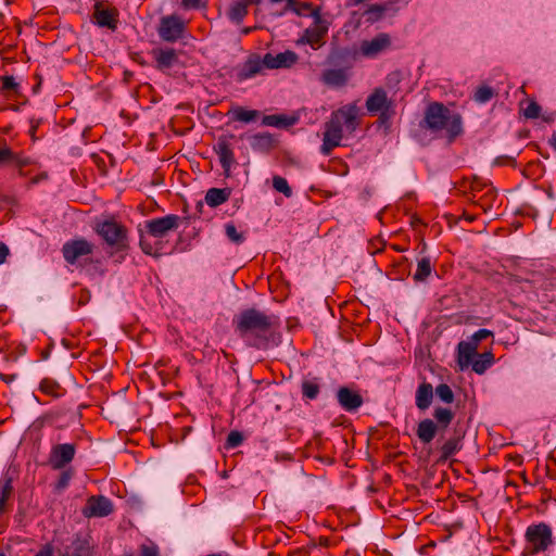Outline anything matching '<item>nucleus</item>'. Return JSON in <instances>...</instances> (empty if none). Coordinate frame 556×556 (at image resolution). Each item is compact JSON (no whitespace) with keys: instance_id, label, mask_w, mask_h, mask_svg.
Wrapping results in <instances>:
<instances>
[{"instance_id":"1","label":"nucleus","mask_w":556,"mask_h":556,"mask_svg":"<svg viewBox=\"0 0 556 556\" xmlns=\"http://www.w3.org/2000/svg\"><path fill=\"white\" fill-rule=\"evenodd\" d=\"M233 324L236 331L249 346L266 350L279 343V336L273 329L270 317L263 312L245 309L233 319Z\"/></svg>"},{"instance_id":"2","label":"nucleus","mask_w":556,"mask_h":556,"mask_svg":"<svg viewBox=\"0 0 556 556\" xmlns=\"http://www.w3.org/2000/svg\"><path fill=\"white\" fill-rule=\"evenodd\" d=\"M361 109L356 102L349 103L332 112L329 121L325 124L323 144L320 152L330 155L332 150L340 146L343 138V127L349 134H353L359 126Z\"/></svg>"},{"instance_id":"3","label":"nucleus","mask_w":556,"mask_h":556,"mask_svg":"<svg viewBox=\"0 0 556 556\" xmlns=\"http://www.w3.org/2000/svg\"><path fill=\"white\" fill-rule=\"evenodd\" d=\"M420 126L431 132L445 130L451 138L457 137L463 131L460 115L451 112L440 102H432L427 106Z\"/></svg>"},{"instance_id":"4","label":"nucleus","mask_w":556,"mask_h":556,"mask_svg":"<svg viewBox=\"0 0 556 556\" xmlns=\"http://www.w3.org/2000/svg\"><path fill=\"white\" fill-rule=\"evenodd\" d=\"M93 229L105 244L112 249L111 255L126 252L129 249L128 229L114 217L98 222Z\"/></svg>"},{"instance_id":"5","label":"nucleus","mask_w":556,"mask_h":556,"mask_svg":"<svg viewBox=\"0 0 556 556\" xmlns=\"http://www.w3.org/2000/svg\"><path fill=\"white\" fill-rule=\"evenodd\" d=\"M433 419L425 418L417 425L416 435L424 444H429L439 431H445L452 424L455 414L451 408L437 406L432 413Z\"/></svg>"},{"instance_id":"6","label":"nucleus","mask_w":556,"mask_h":556,"mask_svg":"<svg viewBox=\"0 0 556 556\" xmlns=\"http://www.w3.org/2000/svg\"><path fill=\"white\" fill-rule=\"evenodd\" d=\"M367 112L375 116L378 114L377 123L379 126L388 128L390 122L395 115V103L388 97L387 91L382 87H377L367 97L365 103Z\"/></svg>"},{"instance_id":"7","label":"nucleus","mask_w":556,"mask_h":556,"mask_svg":"<svg viewBox=\"0 0 556 556\" xmlns=\"http://www.w3.org/2000/svg\"><path fill=\"white\" fill-rule=\"evenodd\" d=\"M527 542L526 552L536 555L547 551L555 542L552 527L545 522L530 525L525 533Z\"/></svg>"},{"instance_id":"8","label":"nucleus","mask_w":556,"mask_h":556,"mask_svg":"<svg viewBox=\"0 0 556 556\" xmlns=\"http://www.w3.org/2000/svg\"><path fill=\"white\" fill-rule=\"evenodd\" d=\"M151 54L154 67L168 76H174L182 66L178 51L173 48H154Z\"/></svg>"},{"instance_id":"9","label":"nucleus","mask_w":556,"mask_h":556,"mask_svg":"<svg viewBox=\"0 0 556 556\" xmlns=\"http://www.w3.org/2000/svg\"><path fill=\"white\" fill-rule=\"evenodd\" d=\"M186 23L175 14L163 16L157 27L159 37L166 42H175L184 37Z\"/></svg>"},{"instance_id":"10","label":"nucleus","mask_w":556,"mask_h":556,"mask_svg":"<svg viewBox=\"0 0 556 556\" xmlns=\"http://www.w3.org/2000/svg\"><path fill=\"white\" fill-rule=\"evenodd\" d=\"M93 251L94 244L85 238L66 241L62 247L63 257L71 265L77 264L79 260L92 254Z\"/></svg>"},{"instance_id":"11","label":"nucleus","mask_w":556,"mask_h":556,"mask_svg":"<svg viewBox=\"0 0 556 556\" xmlns=\"http://www.w3.org/2000/svg\"><path fill=\"white\" fill-rule=\"evenodd\" d=\"M181 218L175 214H168L163 217L153 218L146 222V232L155 239H162L168 232L179 227Z\"/></svg>"},{"instance_id":"12","label":"nucleus","mask_w":556,"mask_h":556,"mask_svg":"<svg viewBox=\"0 0 556 556\" xmlns=\"http://www.w3.org/2000/svg\"><path fill=\"white\" fill-rule=\"evenodd\" d=\"M34 164V161L22 153L14 152L10 147L3 144L0 147V167L14 166L21 177L28 175L25 167Z\"/></svg>"},{"instance_id":"13","label":"nucleus","mask_w":556,"mask_h":556,"mask_svg":"<svg viewBox=\"0 0 556 556\" xmlns=\"http://www.w3.org/2000/svg\"><path fill=\"white\" fill-rule=\"evenodd\" d=\"M76 445L73 443H59L51 447L48 464L52 469L65 468L75 457Z\"/></svg>"},{"instance_id":"14","label":"nucleus","mask_w":556,"mask_h":556,"mask_svg":"<svg viewBox=\"0 0 556 556\" xmlns=\"http://www.w3.org/2000/svg\"><path fill=\"white\" fill-rule=\"evenodd\" d=\"M235 136H220L214 146V151L218 155V160L226 176H229L231 167L236 164L235 153L232 149V144L230 142Z\"/></svg>"},{"instance_id":"15","label":"nucleus","mask_w":556,"mask_h":556,"mask_svg":"<svg viewBox=\"0 0 556 556\" xmlns=\"http://www.w3.org/2000/svg\"><path fill=\"white\" fill-rule=\"evenodd\" d=\"M93 22L99 27H106L115 30L118 24V11L113 7H105L102 3H96L92 14Z\"/></svg>"},{"instance_id":"16","label":"nucleus","mask_w":556,"mask_h":556,"mask_svg":"<svg viewBox=\"0 0 556 556\" xmlns=\"http://www.w3.org/2000/svg\"><path fill=\"white\" fill-rule=\"evenodd\" d=\"M391 46V38L386 33H380L371 40H364L361 42L359 51L366 58H375L381 52L389 49Z\"/></svg>"},{"instance_id":"17","label":"nucleus","mask_w":556,"mask_h":556,"mask_svg":"<svg viewBox=\"0 0 556 556\" xmlns=\"http://www.w3.org/2000/svg\"><path fill=\"white\" fill-rule=\"evenodd\" d=\"M328 31V27L320 20V16L317 15L313 26L305 29L301 41L309 45L313 49H318L324 45V38Z\"/></svg>"},{"instance_id":"18","label":"nucleus","mask_w":556,"mask_h":556,"mask_svg":"<svg viewBox=\"0 0 556 556\" xmlns=\"http://www.w3.org/2000/svg\"><path fill=\"white\" fill-rule=\"evenodd\" d=\"M113 511L111 500L103 495L91 496L88 498L84 515L87 517H106Z\"/></svg>"},{"instance_id":"19","label":"nucleus","mask_w":556,"mask_h":556,"mask_svg":"<svg viewBox=\"0 0 556 556\" xmlns=\"http://www.w3.org/2000/svg\"><path fill=\"white\" fill-rule=\"evenodd\" d=\"M298 60V54L291 50L280 52L276 55L271 53H266L264 55L265 67L269 70L289 68L294 65Z\"/></svg>"},{"instance_id":"20","label":"nucleus","mask_w":556,"mask_h":556,"mask_svg":"<svg viewBox=\"0 0 556 556\" xmlns=\"http://www.w3.org/2000/svg\"><path fill=\"white\" fill-rule=\"evenodd\" d=\"M337 400L340 406L346 412H355L364 403L363 396L357 391L348 387H341L338 390Z\"/></svg>"},{"instance_id":"21","label":"nucleus","mask_w":556,"mask_h":556,"mask_svg":"<svg viewBox=\"0 0 556 556\" xmlns=\"http://www.w3.org/2000/svg\"><path fill=\"white\" fill-rule=\"evenodd\" d=\"M463 448V435L454 433L440 447L438 463H445Z\"/></svg>"},{"instance_id":"22","label":"nucleus","mask_w":556,"mask_h":556,"mask_svg":"<svg viewBox=\"0 0 556 556\" xmlns=\"http://www.w3.org/2000/svg\"><path fill=\"white\" fill-rule=\"evenodd\" d=\"M434 390L431 383L422 381L415 393V404L419 410H427L433 401Z\"/></svg>"},{"instance_id":"23","label":"nucleus","mask_w":556,"mask_h":556,"mask_svg":"<svg viewBox=\"0 0 556 556\" xmlns=\"http://www.w3.org/2000/svg\"><path fill=\"white\" fill-rule=\"evenodd\" d=\"M349 75L345 68H328L321 74L320 80L329 87H342L348 83Z\"/></svg>"},{"instance_id":"24","label":"nucleus","mask_w":556,"mask_h":556,"mask_svg":"<svg viewBox=\"0 0 556 556\" xmlns=\"http://www.w3.org/2000/svg\"><path fill=\"white\" fill-rule=\"evenodd\" d=\"M250 147L253 151L267 153L276 146L274 136L269 132H260L250 137Z\"/></svg>"},{"instance_id":"25","label":"nucleus","mask_w":556,"mask_h":556,"mask_svg":"<svg viewBox=\"0 0 556 556\" xmlns=\"http://www.w3.org/2000/svg\"><path fill=\"white\" fill-rule=\"evenodd\" d=\"M497 199V191L491 185L486 186V189L479 193L477 198H469V200L477 206H479L483 212L490 211L495 201Z\"/></svg>"},{"instance_id":"26","label":"nucleus","mask_w":556,"mask_h":556,"mask_svg":"<svg viewBox=\"0 0 556 556\" xmlns=\"http://www.w3.org/2000/svg\"><path fill=\"white\" fill-rule=\"evenodd\" d=\"M458 364L462 368L468 367L477 356L478 346L469 339L458 343Z\"/></svg>"},{"instance_id":"27","label":"nucleus","mask_w":556,"mask_h":556,"mask_svg":"<svg viewBox=\"0 0 556 556\" xmlns=\"http://www.w3.org/2000/svg\"><path fill=\"white\" fill-rule=\"evenodd\" d=\"M263 68H266L264 58L260 59V56L253 55L245 61L239 76L241 79H249L260 74Z\"/></svg>"},{"instance_id":"28","label":"nucleus","mask_w":556,"mask_h":556,"mask_svg":"<svg viewBox=\"0 0 556 556\" xmlns=\"http://www.w3.org/2000/svg\"><path fill=\"white\" fill-rule=\"evenodd\" d=\"M72 556H92L93 546L91 545L90 538L77 534L71 544Z\"/></svg>"},{"instance_id":"29","label":"nucleus","mask_w":556,"mask_h":556,"mask_svg":"<svg viewBox=\"0 0 556 556\" xmlns=\"http://www.w3.org/2000/svg\"><path fill=\"white\" fill-rule=\"evenodd\" d=\"M231 190L229 188H211L206 191L205 202L211 207H217L228 201Z\"/></svg>"},{"instance_id":"30","label":"nucleus","mask_w":556,"mask_h":556,"mask_svg":"<svg viewBox=\"0 0 556 556\" xmlns=\"http://www.w3.org/2000/svg\"><path fill=\"white\" fill-rule=\"evenodd\" d=\"M262 124L265 126L285 128L294 125L295 118L283 114L265 115L262 118Z\"/></svg>"},{"instance_id":"31","label":"nucleus","mask_w":556,"mask_h":556,"mask_svg":"<svg viewBox=\"0 0 556 556\" xmlns=\"http://www.w3.org/2000/svg\"><path fill=\"white\" fill-rule=\"evenodd\" d=\"M494 363V355L492 352H485L483 354H480L473 358V361L470 363L472 370L476 374L482 375L486 371L488 368H490Z\"/></svg>"},{"instance_id":"32","label":"nucleus","mask_w":556,"mask_h":556,"mask_svg":"<svg viewBox=\"0 0 556 556\" xmlns=\"http://www.w3.org/2000/svg\"><path fill=\"white\" fill-rule=\"evenodd\" d=\"M228 114L231 116L233 121L242 122V123H251L258 118L260 112L256 110H247L243 106H235L232 108Z\"/></svg>"},{"instance_id":"33","label":"nucleus","mask_w":556,"mask_h":556,"mask_svg":"<svg viewBox=\"0 0 556 556\" xmlns=\"http://www.w3.org/2000/svg\"><path fill=\"white\" fill-rule=\"evenodd\" d=\"M248 14V5L244 2L237 1L229 5L227 11V17L236 23L240 24Z\"/></svg>"},{"instance_id":"34","label":"nucleus","mask_w":556,"mask_h":556,"mask_svg":"<svg viewBox=\"0 0 556 556\" xmlns=\"http://www.w3.org/2000/svg\"><path fill=\"white\" fill-rule=\"evenodd\" d=\"M39 390L48 395H51L53 397H61L64 395L65 390L61 387V384L50 378H45L39 386Z\"/></svg>"},{"instance_id":"35","label":"nucleus","mask_w":556,"mask_h":556,"mask_svg":"<svg viewBox=\"0 0 556 556\" xmlns=\"http://www.w3.org/2000/svg\"><path fill=\"white\" fill-rule=\"evenodd\" d=\"M432 271V265L429 257H422L417 263V269L414 274V280L418 282L425 281Z\"/></svg>"},{"instance_id":"36","label":"nucleus","mask_w":556,"mask_h":556,"mask_svg":"<svg viewBox=\"0 0 556 556\" xmlns=\"http://www.w3.org/2000/svg\"><path fill=\"white\" fill-rule=\"evenodd\" d=\"M13 492L12 479L3 478L0 480V515L4 511L5 504Z\"/></svg>"},{"instance_id":"37","label":"nucleus","mask_w":556,"mask_h":556,"mask_svg":"<svg viewBox=\"0 0 556 556\" xmlns=\"http://www.w3.org/2000/svg\"><path fill=\"white\" fill-rule=\"evenodd\" d=\"M434 394L444 404H451L455 399L452 388L446 383L438 384L434 389Z\"/></svg>"},{"instance_id":"38","label":"nucleus","mask_w":556,"mask_h":556,"mask_svg":"<svg viewBox=\"0 0 556 556\" xmlns=\"http://www.w3.org/2000/svg\"><path fill=\"white\" fill-rule=\"evenodd\" d=\"M139 245L141 251L151 256H160L161 255V245L159 243H152L147 237L141 235Z\"/></svg>"},{"instance_id":"39","label":"nucleus","mask_w":556,"mask_h":556,"mask_svg":"<svg viewBox=\"0 0 556 556\" xmlns=\"http://www.w3.org/2000/svg\"><path fill=\"white\" fill-rule=\"evenodd\" d=\"M291 10L300 16H314L316 18L319 15L313 4L307 2L296 1V4Z\"/></svg>"},{"instance_id":"40","label":"nucleus","mask_w":556,"mask_h":556,"mask_svg":"<svg viewBox=\"0 0 556 556\" xmlns=\"http://www.w3.org/2000/svg\"><path fill=\"white\" fill-rule=\"evenodd\" d=\"M494 94L495 92L491 87L480 86L473 94V100L478 103H486L494 97Z\"/></svg>"},{"instance_id":"41","label":"nucleus","mask_w":556,"mask_h":556,"mask_svg":"<svg viewBox=\"0 0 556 556\" xmlns=\"http://www.w3.org/2000/svg\"><path fill=\"white\" fill-rule=\"evenodd\" d=\"M302 394L308 400H315L319 394V386L317 382L312 380H305L302 382Z\"/></svg>"},{"instance_id":"42","label":"nucleus","mask_w":556,"mask_h":556,"mask_svg":"<svg viewBox=\"0 0 556 556\" xmlns=\"http://www.w3.org/2000/svg\"><path fill=\"white\" fill-rule=\"evenodd\" d=\"M273 187L276 191L282 193L287 198L292 195V189L290 188L287 179L281 176L273 177Z\"/></svg>"},{"instance_id":"43","label":"nucleus","mask_w":556,"mask_h":556,"mask_svg":"<svg viewBox=\"0 0 556 556\" xmlns=\"http://www.w3.org/2000/svg\"><path fill=\"white\" fill-rule=\"evenodd\" d=\"M486 186H491V184L475 177L471 181L468 182L469 198H477L479 193L486 189Z\"/></svg>"},{"instance_id":"44","label":"nucleus","mask_w":556,"mask_h":556,"mask_svg":"<svg viewBox=\"0 0 556 556\" xmlns=\"http://www.w3.org/2000/svg\"><path fill=\"white\" fill-rule=\"evenodd\" d=\"M225 232L227 238L236 244H241L245 239L244 235L238 231L237 227L233 224H226Z\"/></svg>"},{"instance_id":"45","label":"nucleus","mask_w":556,"mask_h":556,"mask_svg":"<svg viewBox=\"0 0 556 556\" xmlns=\"http://www.w3.org/2000/svg\"><path fill=\"white\" fill-rule=\"evenodd\" d=\"M72 477H73V471L71 469L63 470L60 473L59 479L55 483V490L56 491L65 490L68 486Z\"/></svg>"},{"instance_id":"46","label":"nucleus","mask_w":556,"mask_h":556,"mask_svg":"<svg viewBox=\"0 0 556 556\" xmlns=\"http://www.w3.org/2000/svg\"><path fill=\"white\" fill-rule=\"evenodd\" d=\"M2 86L1 91H13L17 92L18 84L15 81L13 76H3L1 77Z\"/></svg>"},{"instance_id":"47","label":"nucleus","mask_w":556,"mask_h":556,"mask_svg":"<svg viewBox=\"0 0 556 556\" xmlns=\"http://www.w3.org/2000/svg\"><path fill=\"white\" fill-rule=\"evenodd\" d=\"M490 337H493V332L491 330L479 329L469 338V340L473 342L477 346H479L480 341Z\"/></svg>"},{"instance_id":"48","label":"nucleus","mask_w":556,"mask_h":556,"mask_svg":"<svg viewBox=\"0 0 556 556\" xmlns=\"http://www.w3.org/2000/svg\"><path fill=\"white\" fill-rule=\"evenodd\" d=\"M243 442V437L239 431H231L227 437V447H237Z\"/></svg>"},{"instance_id":"49","label":"nucleus","mask_w":556,"mask_h":556,"mask_svg":"<svg viewBox=\"0 0 556 556\" xmlns=\"http://www.w3.org/2000/svg\"><path fill=\"white\" fill-rule=\"evenodd\" d=\"M541 112V106L532 101L528 104V106L525 109V116L527 118H538Z\"/></svg>"},{"instance_id":"50","label":"nucleus","mask_w":556,"mask_h":556,"mask_svg":"<svg viewBox=\"0 0 556 556\" xmlns=\"http://www.w3.org/2000/svg\"><path fill=\"white\" fill-rule=\"evenodd\" d=\"M48 179H49V175H48V173H47V172H41L40 174H38V175H36V176H34V177H31V178H30V180H29V182H28L27 187H28V188H30V187H33V186H35V185H38V184H40L41 181H46V180H48Z\"/></svg>"},{"instance_id":"51","label":"nucleus","mask_w":556,"mask_h":556,"mask_svg":"<svg viewBox=\"0 0 556 556\" xmlns=\"http://www.w3.org/2000/svg\"><path fill=\"white\" fill-rule=\"evenodd\" d=\"M141 556H160L159 548L155 545H142Z\"/></svg>"},{"instance_id":"52","label":"nucleus","mask_w":556,"mask_h":556,"mask_svg":"<svg viewBox=\"0 0 556 556\" xmlns=\"http://www.w3.org/2000/svg\"><path fill=\"white\" fill-rule=\"evenodd\" d=\"M53 552V546L50 543H47L35 556H54Z\"/></svg>"},{"instance_id":"53","label":"nucleus","mask_w":556,"mask_h":556,"mask_svg":"<svg viewBox=\"0 0 556 556\" xmlns=\"http://www.w3.org/2000/svg\"><path fill=\"white\" fill-rule=\"evenodd\" d=\"M181 4L185 9H198L201 0H182Z\"/></svg>"},{"instance_id":"54","label":"nucleus","mask_w":556,"mask_h":556,"mask_svg":"<svg viewBox=\"0 0 556 556\" xmlns=\"http://www.w3.org/2000/svg\"><path fill=\"white\" fill-rule=\"evenodd\" d=\"M9 255V248L0 242V265L3 264Z\"/></svg>"},{"instance_id":"55","label":"nucleus","mask_w":556,"mask_h":556,"mask_svg":"<svg viewBox=\"0 0 556 556\" xmlns=\"http://www.w3.org/2000/svg\"><path fill=\"white\" fill-rule=\"evenodd\" d=\"M0 379L5 383H11L16 379V375H5L0 372Z\"/></svg>"},{"instance_id":"56","label":"nucleus","mask_w":556,"mask_h":556,"mask_svg":"<svg viewBox=\"0 0 556 556\" xmlns=\"http://www.w3.org/2000/svg\"><path fill=\"white\" fill-rule=\"evenodd\" d=\"M31 123V126H30V135L34 137L35 136V132L38 128V122H35L34 119L30 121Z\"/></svg>"},{"instance_id":"57","label":"nucleus","mask_w":556,"mask_h":556,"mask_svg":"<svg viewBox=\"0 0 556 556\" xmlns=\"http://www.w3.org/2000/svg\"><path fill=\"white\" fill-rule=\"evenodd\" d=\"M463 217H464L466 220L470 222V223H471V222H473V220L476 219V215H475V214H469V213H467V212H464Z\"/></svg>"},{"instance_id":"58","label":"nucleus","mask_w":556,"mask_h":556,"mask_svg":"<svg viewBox=\"0 0 556 556\" xmlns=\"http://www.w3.org/2000/svg\"><path fill=\"white\" fill-rule=\"evenodd\" d=\"M285 1H286V4H287V9L291 10V8H293L296 4L298 0H285Z\"/></svg>"},{"instance_id":"59","label":"nucleus","mask_w":556,"mask_h":556,"mask_svg":"<svg viewBox=\"0 0 556 556\" xmlns=\"http://www.w3.org/2000/svg\"><path fill=\"white\" fill-rule=\"evenodd\" d=\"M549 144L556 151V134H554L549 139Z\"/></svg>"},{"instance_id":"60","label":"nucleus","mask_w":556,"mask_h":556,"mask_svg":"<svg viewBox=\"0 0 556 556\" xmlns=\"http://www.w3.org/2000/svg\"><path fill=\"white\" fill-rule=\"evenodd\" d=\"M260 2H261V0H245V1H244V3H247V5H248L249 3H260Z\"/></svg>"},{"instance_id":"61","label":"nucleus","mask_w":556,"mask_h":556,"mask_svg":"<svg viewBox=\"0 0 556 556\" xmlns=\"http://www.w3.org/2000/svg\"><path fill=\"white\" fill-rule=\"evenodd\" d=\"M495 163H496L497 165H502V164H504L503 162H501V160H500V159H496Z\"/></svg>"},{"instance_id":"62","label":"nucleus","mask_w":556,"mask_h":556,"mask_svg":"<svg viewBox=\"0 0 556 556\" xmlns=\"http://www.w3.org/2000/svg\"><path fill=\"white\" fill-rule=\"evenodd\" d=\"M250 30H251L250 28H245V29L243 30V33H244V34H249V33H250Z\"/></svg>"},{"instance_id":"63","label":"nucleus","mask_w":556,"mask_h":556,"mask_svg":"<svg viewBox=\"0 0 556 556\" xmlns=\"http://www.w3.org/2000/svg\"><path fill=\"white\" fill-rule=\"evenodd\" d=\"M0 556H5L3 553H0Z\"/></svg>"}]
</instances>
